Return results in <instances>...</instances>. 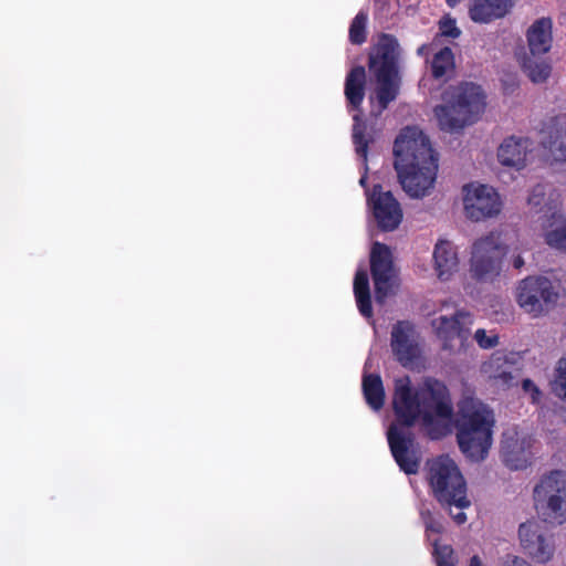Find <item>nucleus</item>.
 <instances>
[{
    "instance_id": "1",
    "label": "nucleus",
    "mask_w": 566,
    "mask_h": 566,
    "mask_svg": "<svg viewBox=\"0 0 566 566\" xmlns=\"http://www.w3.org/2000/svg\"><path fill=\"white\" fill-rule=\"evenodd\" d=\"M395 169L402 189L411 198L427 196L438 171V156L429 138L415 126H407L395 139Z\"/></svg>"
},
{
    "instance_id": "2",
    "label": "nucleus",
    "mask_w": 566,
    "mask_h": 566,
    "mask_svg": "<svg viewBox=\"0 0 566 566\" xmlns=\"http://www.w3.org/2000/svg\"><path fill=\"white\" fill-rule=\"evenodd\" d=\"M455 438L462 454L474 463L484 461L493 444L494 413L488 407L463 406L454 419Z\"/></svg>"
},
{
    "instance_id": "3",
    "label": "nucleus",
    "mask_w": 566,
    "mask_h": 566,
    "mask_svg": "<svg viewBox=\"0 0 566 566\" xmlns=\"http://www.w3.org/2000/svg\"><path fill=\"white\" fill-rule=\"evenodd\" d=\"M442 105L433 108L441 130L455 133L475 123L484 112L485 95L481 86L474 83H461L447 91Z\"/></svg>"
},
{
    "instance_id": "4",
    "label": "nucleus",
    "mask_w": 566,
    "mask_h": 566,
    "mask_svg": "<svg viewBox=\"0 0 566 566\" xmlns=\"http://www.w3.org/2000/svg\"><path fill=\"white\" fill-rule=\"evenodd\" d=\"M368 69L377 82L376 98L385 111L399 93V44L392 34L382 33L370 49Z\"/></svg>"
},
{
    "instance_id": "5",
    "label": "nucleus",
    "mask_w": 566,
    "mask_h": 566,
    "mask_svg": "<svg viewBox=\"0 0 566 566\" xmlns=\"http://www.w3.org/2000/svg\"><path fill=\"white\" fill-rule=\"evenodd\" d=\"M427 480L437 501L447 507L467 509V483L457 463L449 455L427 461Z\"/></svg>"
},
{
    "instance_id": "6",
    "label": "nucleus",
    "mask_w": 566,
    "mask_h": 566,
    "mask_svg": "<svg viewBox=\"0 0 566 566\" xmlns=\"http://www.w3.org/2000/svg\"><path fill=\"white\" fill-rule=\"evenodd\" d=\"M366 71L361 65L354 66L346 75L344 94L347 101V107L356 111L353 116V144L357 156L363 160L365 174L359 179L361 187L366 189V195L370 192L367 189V155L369 144L373 142L371 136L367 134V124L361 118V104L365 98Z\"/></svg>"
},
{
    "instance_id": "7",
    "label": "nucleus",
    "mask_w": 566,
    "mask_h": 566,
    "mask_svg": "<svg viewBox=\"0 0 566 566\" xmlns=\"http://www.w3.org/2000/svg\"><path fill=\"white\" fill-rule=\"evenodd\" d=\"M507 247L500 233L490 232L474 241L470 259L471 277L480 283H493L501 275Z\"/></svg>"
},
{
    "instance_id": "8",
    "label": "nucleus",
    "mask_w": 566,
    "mask_h": 566,
    "mask_svg": "<svg viewBox=\"0 0 566 566\" xmlns=\"http://www.w3.org/2000/svg\"><path fill=\"white\" fill-rule=\"evenodd\" d=\"M534 501L545 521L558 524L566 521V474L555 470L544 476L534 488Z\"/></svg>"
},
{
    "instance_id": "9",
    "label": "nucleus",
    "mask_w": 566,
    "mask_h": 566,
    "mask_svg": "<svg viewBox=\"0 0 566 566\" xmlns=\"http://www.w3.org/2000/svg\"><path fill=\"white\" fill-rule=\"evenodd\" d=\"M516 300L525 312L539 316L557 302L558 293L547 277L527 276L520 282Z\"/></svg>"
},
{
    "instance_id": "10",
    "label": "nucleus",
    "mask_w": 566,
    "mask_h": 566,
    "mask_svg": "<svg viewBox=\"0 0 566 566\" xmlns=\"http://www.w3.org/2000/svg\"><path fill=\"white\" fill-rule=\"evenodd\" d=\"M418 389L423 426L432 424L433 417L443 420L452 418L453 405L444 382L433 377H427Z\"/></svg>"
},
{
    "instance_id": "11",
    "label": "nucleus",
    "mask_w": 566,
    "mask_h": 566,
    "mask_svg": "<svg viewBox=\"0 0 566 566\" xmlns=\"http://www.w3.org/2000/svg\"><path fill=\"white\" fill-rule=\"evenodd\" d=\"M465 214L472 221H481L500 213L501 200L493 187L465 185L462 188Z\"/></svg>"
},
{
    "instance_id": "12",
    "label": "nucleus",
    "mask_w": 566,
    "mask_h": 566,
    "mask_svg": "<svg viewBox=\"0 0 566 566\" xmlns=\"http://www.w3.org/2000/svg\"><path fill=\"white\" fill-rule=\"evenodd\" d=\"M367 203L381 231H394L400 226L403 218L402 209L391 191H384L379 184L374 185L368 193Z\"/></svg>"
},
{
    "instance_id": "13",
    "label": "nucleus",
    "mask_w": 566,
    "mask_h": 566,
    "mask_svg": "<svg viewBox=\"0 0 566 566\" xmlns=\"http://www.w3.org/2000/svg\"><path fill=\"white\" fill-rule=\"evenodd\" d=\"M518 536L523 549L537 563H547L555 552V541L552 533L536 521L522 523Z\"/></svg>"
},
{
    "instance_id": "14",
    "label": "nucleus",
    "mask_w": 566,
    "mask_h": 566,
    "mask_svg": "<svg viewBox=\"0 0 566 566\" xmlns=\"http://www.w3.org/2000/svg\"><path fill=\"white\" fill-rule=\"evenodd\" d=\"M369 261L376 300L382 302L392 289L395 277L392 253L385 243L375 242L371 247Z\"/></svg>"
},
{
    "instance_id": "15",
    "label": "nucleus",
    "mask_w": 566,
    "mask_h": 566,
    "mask_svg": "<svg viewBox=\"0 0 566 566\" xmlns=\"http://www.w3.org/2000/svg\"><path fill=\"white\" fill-rule=\"evenodd\" d=\"M390 347L396 360L402 367H410L421 355L415 325L398 321L391 328Z\"/></svg>"
},
{
    "instance_id": "16",
    "label": "nucleus",
    "mask_w": 566,
    "mask_h": 566,
    "mask_svg": "<svg viewBox=\"0 0 566 566\" xmlns=\"http://www.w3.org/2000/svg\"><path fill=\"white\" fill-rule=\"evenodd\" d=\"M392 408L397 423L410 428L422 419L419 389H413L408 377L398 380L395 386Z\"/></svg>"
},
{
    "instance_id": "17",
    "label": "nucleus",
    "mask_w": 566,
    "mask_h": 566,
    "mask_svg": "<svg viewBox=\"0 0 566 566\" xmlns=\"http://www.w3.org/2000/svg\"><path fill=\"white\" fill-rule=\"evenodd\" d=\"M531 448V437H520L515 427L503 432L501 452L506 467L510 469L522 470L530 465L532 459Z\"/></svg>"
},
{
    "instance_id": "18",
    "label": "nucleus",
    "mask_w": 566,
    "mask_h": 566,
    "mask_svg": "<svg viewBox=\"0 0 566 566\" xmlns=\"http://www.w3.org/2000/svg\"><path fill=\"white\" fill-rule=\"evenodd\" d=\"M387 440L391 454L399 469L408 475L416 474L420 461L410 450L413 443L412 434H403L396 424H391L387 431Z\"/></svg>"
},
{
    "instance_id": "19",
    "label": "nucleus",
    "mask_w": 566,
    "mask_h": 566,
    "mask_svg": "<svg viewBox=\"0 0 566 566\" xmlns=\"http://www.w3.org/2000/svg\"><path fill=\"white\" fill-rule=\"evenodd\" d=\"M468 324H471L470 314L461 311L451 317L440 316L432 321V326L437 336L443 342L444 349H452L454 340H459L460 346L463 345L470 334Z\"/></svg>"
},
{
    "instance_id": "20",
    "label": "nucleus",
    "mask_w": 566,
    "mask_h": 566,
    "mask_svg": "<svg viewBox=\"0 0 566 566\" xmlns=\"http://www.w3.org/2000/svg\"><path fill=\"white\" fill-rule=\"evenodd\" d=\"M552 28L551 18H541L533 22L526 32L530 54L539 56L551 50L553 42Z\"/></svg>"
},
{
    "instance_id": "21",
    "label": "nucleus",
    "mask_w": 566,
    "mask_h": 566,
    "mask_svg": "<svg viewBox=\"0 0 566 566\" xmlns=\"http://www.w3.org/2000/svg\"><path fill=\"white\" fill-rule=\"evenodd\" d=\"M512 6L513 0H472L469 13L474 22L488 23L503 18Z\"/></svg>"
},
{
    "instance_id": "22",
    "label": "nucleus",
    "mask_w": 566,
    "mask_h": 566,
    "mask_svg": "<svg viewBox=\"0 0 566 566\" xmlns=\"http://www.w3.org/2000/svg\"><path fill=\"white\" fill-rule=\"evenodd\" d=\"M433 260L438 277L442 281L449 277L458 270L459 259L452 242L440 240L433 251Z\"/></svg>"
},
{
    "instance_id": "23",
    "label": "nucleus",
    "mask_w": 566,
    "mask_h": 566,
    "mask_svg": "<svg viewBox=\"0 0 566 566\" xmlns=\"http://www.w3.org/2000/svg\"><path fill=\"white\" fill-rule=\"evenodd\" d=\"M542 144L555 161L566 163V118L556 117L552 120Z\"/></svg>"
},
{
    "instance_id": "24",
    "label": "nucleus",
    "mask_w": 566,
    "mask_h": 566,
    "mask_svg": "<svg viewBox=\"0 0 566 566\" xmlns=\"http://www.w3.org/2000/svg\"><path fill=\"white\" fill-rule=\"evenodd\" d=\"M526 139L514 136L505 138L497 149L499 161L503 166L522 169L526 160Z\"/></svg>"
},
{
    "instance_id": "25",
    "label": "nucleus",
    "mask_w": 566,
    "mask_h": 566,
    "mask_svg": "<svg viewBox=\"0 0 566 566\" xmlns=\"http://www.w3.org/2000/svg\"><path fill=\"white\" fill-rule=\"evenodd\" d=\"M354 295L359 313L366 318L373 317L371 295L366 270H357L355 274Z\"/></svg>"
},
{
    "instance_id": "26",
    "label": "nucleus",
    "mask_w": 566,
    "mask_h": 566,
    "mask_svg": "<svg viewBox=\"0 0 566 566\" xmlns=\"http://www.w3.org/2000/svg\"><path fill=\"white\" fill-rule=\"evenodd\" d=\"M363 392L370 408L380 410L384 407L385 389L378 374H368L363 377Z\"/></svg>"
},
{
    "instance_id": "27",
    "label": "nucleus",
    "mask_w": 566,
    "mask_h": 566,
    "mask_svg": "<svg viewBox=\"0 0 566 566\" xmlns=\"http://www.w3.org/2000/svg\"><path fill=\"white\" fill-rule=\"evenodd\" d=\"M523 71L533 83H544L551 75L552 66L543 55L530 54L523 60Z\"/></svg>"
},
{
    "instance_id": "28",
    "label": "nucleus",
    "mask_w": 566,
    "mask_h": 566,
    "mask_svg": "<svg viewBox=\"0 0 566 566\" xmlns=\"http://www.w3.org/2000/svg\"><path fill=\"white\" fill-rule=\"evenodd\" d=\"M454 54L449 46L438 51L431 61V74L433 78L439 80L454 71Z\"/></svg>"
},
{
    "instance_id": "29",
    "label": "nucleus",
    "mask_w": 566,
    "mask_h": 566,
    "mask_svg": "<svg viewBox=\"0 0 566 566\" xmlns=\"http://www.w3.org/2000/svg\"><path fill=\"white\" fill-rule=\"evenodd\" d=\"M501 358H496L489 364V369L493 373L489 375L492 384L499 388L506 389L513 385L514 376L511 370L507 368L500 370V364H497Z\"/></svg>"
},
{
    "instance_id": "30",
    "label": "nucleus",
    "mask_w": 566,
    "mask_h": 566,
    "mask_svg": "<svg viewBox=\"0 0 566 566\" xmlns=\"http://www.w3.org/2000/svg\"><path fill=\"white\" fill-rule=\"evenodd\" d=\"M368 17L365 12H358L349 27V41L353 44L360 45L367 39L366 24Z\"/></svg>"
},
{
    "instance_id": "31",
    "label": "nucleus",
    "mask_w": 566,
    "mask_h": 566,
    "mask_svg": "<svg viewBox=\"0 0 566 566\" xmlns=\"http://www.w3.org/2000/svg\"><path fill=\"white\" fill-rule=\"evenodd\" d=\"M433 556L438 566H455L453 548L450 545H440L438 538L432 539Z\"/></svg>"
},
{
    "instance_id": "32",
    "label": "nucleus",
    "mask_w": 566,
    "mask_h": 566,
    "mask_svg": "<svg viewBox=\"0 0 566 566\" xmlns=\"http://www.w3.org/2000/svg\"><path fill=\"white\" fill-rule=\"evenodd\" d=\"M545 241L549 247L566 252V223L548 231L545 235Z\"/></svg>"
},
{
    "instance_id": "33",
    "label": "nucleus",
    "mask_w": 566,
    "mask_h": 566,
    "mask_svg": "<svg viewBox=\"0 0 566 566\" xmlns=\"http://www.w3.org/2000/svg\"><path fill=\"white\" fill-rule=\"evenodd\" d=\"M443 38L457 39L461 35V30L457 27V22L450 15H444L439 21V34Z\"/></svg>"
},
{
    "instance_id": "34",
    "label": "nucleus",
    "mask_w": 566,
    "mask_h": 566,
    "mask_svg": "<svg viewBox=\"0 0 566 566\" xmlns=\"http://www.w3.org/2000/svg\"><path fill=\"white\" fill-rule=\"evenodd\" d=\"M555 382L559 389L558 395L566 401V357L558 360Z\"/></svg>"
},
{
    "instance_id": "35",
    "label": "nucleus",
    "mask_w": 566,
    "mask_h": 566,
    "mask_svg": "<svg viewBox=\"0 0 566 566\" xmlns=\"http://www.w3.org/2000/svg\"><path fill=\"white\" fill-rule=\"evenodd\" d=\"M433 417L432 424L424 426L428 429V434L431 439L438 440L450 433V427L448 423H441Z\"/></svg>"
},
{
    "instance_id": "36",
    "label": "nucleus",
    "mask_w": 566,
    "mask_h": 566,
    "mask_svg": "<svg viewBox=\"0 0 566 566\" xmlns=\"http://www.w3.org/2000/svg\"><path fill=\"white\" fill-rule=\"evenodd\" d=\"M474 338H475L476 343L479 344V346L484 349L493 348L499 344L497 335L489 336V335H486V332L482 328H480L475 332Z\"/></svg>"
},
{
    "instance_id": "37",
    "label": "nucleus",
    "mask_w": 566,
    "mask_h": 566,
    "mask_svg": "<svg viewBox=\"0 0 566 566\" xmlns=\"http://www.w3.org/2000/svg\"><path fill=\"white\" fill-rule=\"evenodd\" d=\"M522 389L524 392L530 394L532 403H538L542 399V391L531 379H524L522 381Z\"/></svg>"
},
{
    "instance_id": "38",
    "label": "nucleus",
    "mask_w": 566,
    "mask_h": 566,
    "mask_svg": "<svg viewBox=\"0 0 566 566\" xmlns=\"http://www.w3.org/2000/svg\"><path fill=\"white\" fill-rule=\"evenodd\" d=\"M424 527H426V534H427V537L428 539L432 541L431 539V534H436V535H439L443 532V525L441 523V521L436 517L433 520H430L429 522H427L424 524Z\"/></svg>"
},
{
    "instance_id": "39",
    "label": "nucleus",
    "mask_w": 566,
    "mask_h": 566,
    "mask_svg": "<svg viewBox=\"0 0 566 566\" xmlns=\"http://www.w3.org/2000/svg\"><path fill=\"white\" fill-rule=\"evenodd\" d=\"M544 196V187L542 185H537L532 189V192L528 197V203L533 207H538L542 205Z\"/></svg>"
},
{
    "instance_id": "40",
    "label": "nucleus",
    "mask_w": 566,
    "mask_h": 566,
    "mask_svg": "<svg viewBox=\"0 0 566 566\" xmlns=\"http://www.w3.org/2000/svg\"><path fill=\"white\" fill-rule=\"evenodd\" d=\"M502 566H532V565H530L526 560H524L517 556L507 555Z\"/></svg>"
},
{
    "instance_id": "41",
    "label": "nucleus",
    "mask_w": 566,
    "mask_h": 566,
    "mask_svg": "<svg viewBox=\"0 0 566 566\" xmlns=\"http://www.w3.org/2000/svg\"><path fill=\"white\" fill-rule=\"evenodd\" d=\"M457 510H458V512L453 513L452 510L450 509V515L458 525H462L467 522V515L463 512V509H457Z\"/></svg>"
},
{
    "instance_id": "42",
    "label": "nucleus",
    "mask_w": 566,
    "mask_h": 566,
    "mask_svg": "<svg viewBox=\"0 0 566 566\" xmlns=\"http://www.w3.org/2000/svg\"><path fill=\"white\" fill-rule=\"evenodd\" d=\"M420 517H421L423 524H426L430 520L436 518L434 514L429 509H426V507H422L420 510Z\"/></svg>"
},
{
    "instance_id": "43",
    "label": "nucleus",
    "mask_w": 566,
    "mask_h": 566,
    "mask_svg": "<svg viewBox=\"0 0 566 566\" xmlns=\"http://www.w3.org/2000/svg\"><path fill=\"white\" fill-rule=\"evenodd\" d=\"M430 49H431V44H422V45H420V46L418 48V50H417V54H418L419 56H426V55H428V53H429Z\"/></svg>"
},
{
    "instance_id": "44",
    "label": "nucleus",
    "mask_w": 566,
    "mask_h": 566,
    "mask_svg": "<svg viewBox=\"0 0 566 566\" xmlns=\"http://www.w3.org/2000/svg\"><path fill=\"white\" fill-rule=\"evenodd\" d=\"M513 266L517 270L522 269L524 266V260L521 255H517L513 260Z\"/></svg>"
},
{
    "instance_id": "45",
    "label": "nucleus",
    "mask_w": 566,
    "mask_h": 566,
    "mask_svg": "<svg viewBox=\"0 0 566 566\" xmlns=\"http://www.w3.org/2000/svg\"><path fill=\"white\" fill-rule=\"evenodd\" d=\"M470 566H483L481 558L478 555H474L470 559Z\"/></svg>"
}]
</instances>
